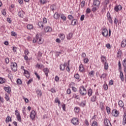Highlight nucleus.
I'll return each mask as SVG.
<instances>
[{"instance_id": "61", "label": "nucleus", "mask_w": 126, "mask_h": 126, "mask_svg": "<svg viewBox=\"0 0 126 126\" xmlns=\"http://www.w3.org/2000/svg\"><path fill=\"white\" fill-rule=\"evenodd\" d=\"M34 74H35V75H36V76L38 78V79H40V75H39L38 74V73H37V72H35Z\"/></svg>"}, {"instance_id": "25", "label": "nucleus", "mask_w": 126, "mask_h": 126, "mask_svg": "<svg viewBox=\"0 0 126 126\" xmlns=\"http://www.w3.org/2000/svg\"><path fill=\"white\" fill-rule=\"evenodd\" d=\"M93 94V91H92V89H89L88 91V95L90 96H92Z\"/></svg>"}, {"instance_id": "44", "label": "nucleus", "mask_w": 126, "mask_h": 126, "mask_svg": "<svg viewBox=\"0 0 126 126\" xmlns=\"http://www.w3.org/2000/svg\"><path fill=\"white\" fill-rule=\"evenodd\" d=\"M55 103H58V104L59 105L61 104V101H60V99H59L58 98H57L55 99Z\"/></svg>"}, {"instance_id": "29", "label": "nucleus", "mask_w": 126, "mask_h": 126, "mask_svg": "<svg viewBox=\"0 0 126 126\" xmlns=\"http://www.w3.org/2000/svg\"><path fill=\"white\" fill-rule=\"evenodd\" d=\"M11 121H12L11 118H10V117L9 116H7V118H6L5 123H7Z\"/></svg>"}, {"instance_id": "57", "label": "nucleus", "mask_w": 126, "mask_h": 126, "mask_svg": "<svg viewBox=\"0 0 126 126\" xmlns=\"http://www.w3.org/2000/svg\"><path fill=\"white\" fill-rule=\"evenodd\" d=\"M106 76H107V74H103L100 76V78L104 79V78H106Z\"/></svg>"}, {"instance_id": "63", "label": "nucleus", "mask_w": 126, "mask_h": 126, "mask_svg": "<svg viewBox=\"0 0 126 126\" xmlns=\"http://www.w3.org/2000/svg\"><path fill=\"white\" fill-rule=\"evenodd\" d=\"M86 12L87 13H90V12H91V9H90L89 8H87Z\"/></svg>"}, {"instance_id": "41", "label": "nucleus", "mask_w": 126, "mask_h": 126, "mask_svg": "<svg viewBox=\"0 0 126 126\" xmlns=\"http://www.w3.org/2000/svg\"><path fill=\"white\" fill-rule=\"evenodd\" d=\"M15 115L16 117H17V116L20 115V113H19V111H18V110H16L15 111Z\"/></svg>"}, {"instance_id": "6", "label": "nucleus", "mask_w": 126, "mask_h": 126, "mask_svg": "<svg viewBox=\"0 0 126 126\" xmlns=\"http://www.w3.org/2000/svg\"><path fill=\"white\" fill-rule=\"evenodd\" d=\"M73 86H75V83H71L69 84V87H70V88H72V91H73L74 92H76V91H77V89Z\"/></svg>"}, {"instance_id": "47", "label": "nucleus", "mask_w": 126, "mask_h": 126, "mask_svg": "<svg viewBox=\"0 0 126 126\" xmlns=\"http://www.w3.org/2000/svg\"><path fill=\"white\" fill-rule=\"evenodd\" d=\"M123 65L124 67H126V59H124L123 61Z\"/></svg>"}, {"instance_id": "14", "label": "nucleus", "mask_w": 126, "mask_h": 126, "mask_svg": "<svg viewBox=\"0 0 126 126\" xmlns=\"http://www.w3.org/2000/svg\"><path fill=\"white\" fill-rule=\"evenodd\" d=\"M4 90H5V91H6V92H7V93L8 94H9V93H10L11 90L10 89V87H6L4 88Z\"/></svg>"}, {"instance_id": "26", "label": "nucleus", "mask_w": 126, "mask_h": 126, "mask_svg": "<svg viewBox=\"0 0 126 126\" xmlns=\"http://www.w3.org/2000/svg\"><path fill=\"white\" fill-rule=\"evenodd\" d=\"M36 93L38 96H39V97H41V96H42V92H41V90H37L36 91Z\"/></svg>"}, {"instance_id": "3", "label": "nucleus", "mask_w": 126, "mask_h": 126, "mask_svg": "<svg viewBox=\"0 0 126 126\" xmlns=\"http://www.w3.org/2000/svg\"><path fill=\"white\" fill-rule=\"evenodd\" d=\"M71 122L72 124L74 125V126H78V125H79V119H78L77 118H73L71 119Z\"/></svg>"}, {"instance_id": "40", "label": "nucleus", "mask_w": 126, "mask_h": 126, "mask_svg": "<svg viewBox=\"0 0 126 126\" xmlns=\"http://www.w3.org/2000/svg\"><path fill=\"white\" fill-rule=\"evenodd\" d=\"M39 2L40 3H42V4H45V3H47V0H40Z\"/></svg>"}, {"instance_id": "28", "label": "nucleus", "mask_w": 126, "mask_h": 126, "mask_svg": "<svg viewBox=\"0 0 126 126\" xmlns=\"http://www.w3.org/2000/svg\"><path fill=\"white\" fill-rule=\"evenodd\" d=\"M99 8V7L97 6H93V8L92 9V10L93 12H95V11H97L98 10V9Z\"/></svg>"}, {"instance_id": "46", "label": "nucleus", "mask_w": 126, "mask_h": 126, "mask_svg": "<svg viewBox=\"0 0 126 126\" xmlns=\"http://www.w3.org/2000/svg\"><path fill=\"white\" fill-rule=\"evenodd\" d=\"M68 19L69 20H73V19H74V17H73V16H72V15H68Z\"/></svg>"}, {"instance_id": "37", "label": "nucleus", "mask_w": 126, "mask_h": 126, "mask_svg": "<svg viewBox=\"0 0 126 126\" xmlns=\"http://www.w3.org/2000/svg\"><path fill=\"white\" fill-rule=\"evenodd\" d=\"M60 68L61 70H62L63 71V70H64V69L65 68V67L63 64H61L60 66Z\"/></svg>"}, {"instance_id": "48", "label": "nucleus", "mask_w": 126, "mask_h": 126, "mask_svg": "<svg viewBox=\"0 0 126 126\" xmlns=\"http://www.w3.org/2000/svg\"><path fill=\"white\" fill-rule=\"evenodd\" d=\"M103 88L104 90H108V85H107V84H104L103 85Z\"/></svg>"}, {"instance_id": "33", "label": "nucleus", "mask_w": 126, "mask_h": 126, "mask_svg": "<svg viewBox=\"0 0 126 126\" xmlns=\"http://www.w3.org/2000/svg\"><path fill=\"white\" fill-rule=\"evenodd\" d=\"M71 38H72V33H70L68 34V35H67V39L68 40H70Z\"/></svg>"}, {"instance_id": "31", "label": "nucleus", "mask_w": 126, "mask_h": 126, "mask_svg": "<svg viewBox=\"0 0 126 126\" xmlns=\"http://www.w3.org/2000/svg\"><path fill=\"white\" fill-rule=\"evenodd\" d=\"M74 111L75 113L78 114V113H79V111H80V108L78 107H75L74 108Z\"/></svg>"}, {"instance_id": "8", "label": "nucleus", "mask_w": 126, "mask_h": 126, "mask_svg": "<svg viewBox=\"0 0 126 126\" xmlns=\"http://www.w3.org/2000/svg\"><path fill=\"white\" fill-rule=\"evenodd\" d=\"M35 117H36V112L34 110H32L30 114V118L33 121L35 120Z\"/></svg>"}, {"instance_id": "45", "label": "nucleus", "mask_w": 126, "mask_h": 126, "mask_svg": "<svg viewBox=\"0 0 126 126\" xmlns=\"http://www.w3.org/2000/svg\"><path fill=\"white\" fill-rule=\"evenodd\" d=\"M11 36H14V37H16V36H17V34L14 32H11Z\"/></svg>"}, {"instance_id": "42", "label": "nucleus", "mask_w": 126, "mask_h": 126, "mask_svg": "<svg viewBox=\"0 0 126 126\" xmlns=\"http://www.w3.org/2000/svg\"><path fill=\"white\" fill-rule=\"evenodd\" d=\"M104 65L105 69H108V68H109V65H108V63H106L105 62L104 64Z\"/></svg>"}, {"instance_id": "34", "label": "nucleus", "mask_w": 126, "mask_h": 126, "mask_svg": "<svg viewBox=\"0 0 126 126\" xmlns=\"http://www.w3.org/2000/svg\"><path fill=\"white\" fill-rule=\"evenodd\" d=\"M96 100H97V96H96V95H94L92 97L91 101L92 102H95Z\"/></svg>"}, {"instance_id": "50", "label": "nucleus", "mask_w": 126, "mask_h": 126, "mask_svg": "<svg viewBox=\"0 0 126 126\" xmlns=\"http://www.w3.org/2000/svg\"><path fill=\"white\" fill-rule=\"evenodd\" d=\"M16 82L17 84H22V81H21V79H17L16 81Z\"/></svg>"}, {"instance_id": "16", "label": "nucleus", "mask_w": 126, "mask_h": 126, "mask_svg": "<svg viewBox=\"0 0 126 126\" xmlns=\"http://www.w3.org/2000/svg\"><path fill=\"white\" fill-rule=\"evenodd\" d=\"M118 105L119 107H121V108H124V106H125V103H124V102H123L122 100H119L118 102Z\"/></svg>"}, {"instance_id": "38", "label": "nucleus", "mask_w": 126, "mask_h": 126, "mask_svg": "<svg viewBox=\"0 0 126 126\" xmlns=\"http://www.w3.org/2000/svg\"><path fill=\"white\" fill-rule=\"evenodd\" d=\"M27 29H29V30L33 29V26L32 25H28L27 26Z\"/></svg>"}, {"instance_id": "51", "label": "nucleus", "mask_w": 126, "mask_h": 126, "mask_svg": "<svg viewBox=\"0 0 126 126\" xmlns=\"http://www.w3.org/2000/svg\"><path fill=\"white\" fill-rule=\"evenodd\" d=\"M92 126H98V123L96 121H94L92 123Z\"/></svg>"}, {"instance_id": "54", "label": "nucleus", "mask_w": 126, "mask_h": 126, "mask_svg": "<svg viewBox=\"0 0 126 126\" xmlns=\"http://www.w3.org/2000/svg\"><path fill=\"white\" fill-rule=\"evenodd\" d=\"M90 76H94V71H92L89 73Z\"/></svg>"}, {"instance_id": "59", "label": "nucleus", "mask_w": 126, "mask_h": 126, "mask_svg": "<svg viewBox=\"0 0 126 126\" xmlns=\"http://www.w3.org/2000/svg\"><path fill=\"white\" fill-rule=\"evenodd\" d=\"M38 44H43V41H42L41 38L40 37V38H39L38 40Z\"/></svg>"}, {"instance_id": "18", "label": "nucleus", "mask_w": 126, "mask_h": 126, "mask_svg": "<svg viewBox=\"0 0 126 126\" xmlns=\"http://www.w3.org/2000/svg\"><path fill=\"white\" fill-rule=\"evenodd\" d=\"M38 26H39L40 29H43L44 28V25H43V22H39L37 24Z\"/></svg>"}, {"instance_id": "23", "label": "nucleus", "mask_w": 126, "mask_h": 126, "mask_svg": "<svg viewBox=\"0 0 126 126\" xmlns=\"http://www.w3.org/2000/svg\"><path fill=\"white\" fill-rule=\"evenodd\" d=\"M99 108H100L101 110L103 111L104 109H105V106H104V103L102 102H100Z\"/></svg>"}, {"instance_id": "22", "label": "nucleus", "mask_w": 126, "mask_h": 126, "mask_svg": "<svg viewBox=\"0 0 126 126\" xmlns=\"http://www.w3.org/2000/svg\"><path fill=\"white\" fill-rule=\"evenodd\" d=\"M50 9L52 10V11H54V10H56L57 9V6H56V5L53 4L50 6Z\"/></svg>"}, {"instance_id": "62", "label": "nucleus", "mask_w": 126, "mask_h": 126, "mask_svg": "<svg viewBox=\"0 0 126 126\" xmlns=\"http://www.w3.org/2000/svg\"><path fill=\"white\" fill-rule=\"evenodd\" d=\"M74 77H75V78H76V79H79V74H76L74 75Z\"/></svg>"}, {"instance_id": "56", "label": "nucleus", "mask_w": 126, "mask_h": 126, "mask_svg": "<svg viewBox=\"0 0 126 126\" xmlns=\"http://www.w3.org/2000/svg\"><path fill=\"white\" fill-rule=\"evenodd\" d=\"M107 19H109L110 18H112V17H111V14H110L109 12H107Z\"/></svg>"}, {"instance_id": "55", "label": "nucleus", "mask_w": 126, "mask_h": 126, "mask_svg": "<svg viewBox=\"0 0 126 126\" xmlns=\"http://www.w3.org/2000/svg\"><path fill=\"white\" fill-rule=\"evenodd\" d=\"M85 18V16L84 15H82L81 16L80 20L81 21H83L84 20V18Z\"/></svg>"}, {"instance_id": "58", "label": "nucleus", "mask_w": 126, "mask_h": 126, "mask_svg": "<svg viewBox=\"0 0 126 126\" xmlns=\"http://www.w3.org/2000/svg\"><path fill=\"white\" fill-rule=\"evenodd\" d=\"M5 98L6 99V100L7 102H8L9 101V97L6 94H5Z\"/></svg>"}, {"instance_id": "13", "label": "nucleus", "mask_w": 126, "mask_h": 126, "mask_svg": "<svg viewBox=\"0 0 126 126\" xmlns=\"http://www.w3.org/2000/svg\"><path fill=\"white\" fill-rule=\"evenodd\" d=\"M60 17H61V15L59 14V13L56 12L54 15V18L55 19H60Z\"/></svg>"}, {"instance_id": "19", "label": "nucleus", "mask_w": 126, "mask_h": 126, "mask_svg": "<svg viewBox=\"0 0 126 126\" xmlns=\"http://www.w3.org/2000/svg\"><path fill=\"white\" fill-rule=\"evenodd\" d=\"M43 71L46 76H48V74H49V72L50 70L48 68H45L43 69Z\"/></svg>"}, {"instance_id": "1", "label": "nucleus", "mask_w": 126, "mask_h": 126, "mask_svg": "<svg viewBox=\"0 0 126 126\" xmlns=\"http://www.w3.org/2000/svg\"><path fill=\"white\" fill-rule=\"evenodd\" d=\"M79 91L81 95H86V94H87V91L86 89H85V87H84V86L80 87Z\"/></svg>"}, {"instance_id": "11", "label": "nucleus", "mask_w": 126, "mask_h": 126, "mask_svg": "<svg viewBox=\"0 0 126 126\" xmlns=\"http://www.w3.org/2000/svg\"><path fill=\"white\" fill-rule=\"evenodd\" d=\"M123 9L122 5H119L118 6H116L114 8V10H115V11H116V12H118V11H119V10H122V9Z\"/></svg>"}, {"instance_id": "39", "label": "nucleus", "mask_w": 126, "mask_h": 126, "mask_svg": "<svg viewBox=\"0 0 126 126\" xmlns=\"http://www.w3.org/2000/svg\"><path fill=\"white\" fill-rule=\"evenodd\" d=\"M101 62L102 63H105V61H106V57L105 56H101Z\"/></svg>"}, {"instance_id": "32", "label": "nucleus", "mask_w": 126, "mask_h": 126, "mask_svg": "<svg viewBox=\"0 0 126 126\" xmlns=\"http://www.w3.org/2000/svg\"><path fill=\"white\" fill-rule=\"evenodd\" d=\"M79 70L80 71H81V72H83V70H84V67H83V65L82 64H81L79 66Z\"/></svg>"}, {"instance_id": "60", "label": "nucleus", "mask_w": 126, "mask_h": 126, "mask_svg": "<svg viewBox=\"0 0 126 126\" xmlns=\"http://www.w3.org/2000/svg\"><path fill=\"white\" fill-rule=\"evenodd\" d=\"M85 124L86 126H89V122H88V120H87V119L85 120Z\"/></svg>"}, {"instance_id": "21", "label": "nucleus", "mask_w": 126, "mask_h": 126, "mask_svg": "<svg viewBox=\"0 0 126 126\" xmlns=\"http://www.w3.org/2000/svg\"><path fill=\"white\" fill-rule=\"evenodd\" d=\"M76 22H77V20L74 19L72 20L71 23V25L74 26V25H76Z\"/></svg>"}, {"instance_id": "53", "label": "nucleus", "mask_w": 126, "mask_h": 126, "mask_svg": "<svg viewBox=\"0 0 126 126\" xmlns=\"http://www.w3.org/2000/svg\"><path fill=\"white\" fill-rule=\"evenodd\" d=\"M5 81H6L5 79H0V84H2L3 83H5Z\"/></svg>"}, {"instance_id": "7", "label": "nucleus", "mask_w": 126, "mask_h": 126, "mask_svg": "<svg viewBox=\"0 0 126 126\" xmlns=\"http://www.w3.org/2000/svg\"><path fill=\"white\" fill-rule=\"evenodd\" d=\"M104 123L105 126H112L110 120L107 118L104 119Z\"/></svg>"}, {"instance_id": "52", "label": "nucleus", "mask_w": 126, "mask_h": 126, "mask_svg": "<svg viewBox=\"0 0 126 126\" xmlns=\"http://www.w3.org/2000/svg\"><path fill=\"white\" fill-rule=\"evenodd\" d=\"M84 5H85V1L83 0V1H82L81 3V7H83V6H84Z\"/></svg>"}, {"instance_id": "30", "label": "nucleus", "mask_w": 126, "mask_h": 126, "mask_svg": "<svg viewBox=\"0 0 126 126\" xmlns=\"http://www.w3.org/2000/svg\"><path fill=\"white\" fill-rule=\"evenodd\" d=\"M16 117L17 120H18V122L20 123H21L22 122V119H21V115H18Z\"/></svg>"}, {"instance_id": "35", "label": "nucleus", "mask_w": 126, "mask_h": 126, "mask_svg": "<svg viewBox=\"0 0 126 126\" xmlns=\"http://www.w3.org/2000/svg\"><path fill=\"white\" fill-rule=\"evenodd\" d=\"M59 37L61 38V40H62V41H63V40H64V38H65L64 34H63V33H61L59 35Z\"/></svg>"}, {"instance_id": "17", "label": "nucleus", "mask_w": 126, "mask_h": 126, "mask_svg": "<svg viewBox=\"0 0 126 126\" xmlns=\"http://www.w3.org/2000/svg\"><path fill=\"white\" fill-rule=\"evenodd\" d=\"M126 46V39H124L121 42V47L122 48H125Z\"/></svg>"}, {"instance_id": "64", "label": "nucleus", "mask_w": 126, "mask_h": 126, "mask_svg": "<svg viewBox=\"0 0 126 126\" xmlns=\"http://www.w3.org/2000/svg\"><path fill=\"white\" fill-rule=\"evenodd\" d=\"M62 108H63V111H65V104H63L62 105Z\"/></svg>"}, {"instance_id": "27", "label": "nucleus", "mask_w": 126, "mask_h": 126, "mask_svg": "<svg viewBox=\"0 0 126 126\" xmlns=\"http://www.w3.org/2000/svg\"><path fill=\"white\" fill-rule=\"evenodd\" d=\"M45 32H49L52 31V28H50V27H46L44 29Z\"/></svg>"}, {"instance_id": "24", "label": "nucleus", "mask_w": 126, "mask_h": 126, "mask_svg": "<svg viewBox=\"0 0 126 126\" xmlns=\"http://www.w3.org/2000/svg\"><path fill=\"white\" fill-rule=\"evenodd\" d=\"M61 18L63 19V21H65L66 20V17L63 14L61 15Z\"/></svg>"}, {"instance_id": "20", "label": "nucleus", "mask_w": 126, "mask_h": 126, "mask_svg": "<svg viewBox=\"0 0 126 126\" xmlns=\"http://www.w3.org/2000/svg\"><path fill=\"white\" fill-rule=\"evenodd\" d=\"M110 3V0H105L103 2L104 7H107V5Z\"/></svg>"}, {"instance_id": "4", "label": "nucleus", "mask_w": 126, "mask_h": 126, "mask_svg": "<svg viewBox=\"0 0 126 126\" xmlns=\"http://www.w3.org/2000/svg\"><path fill=\"white\" fill-rule=\"evenodd\" d=\"M21 69H23V70L24 71V73L27 78H29V77H30V74H29V72L24 69V66H22L21 67Z\"/></svg>"}, {"instance_id": "43", "label": "nucleus", "mask_w": 126, "mask_h": 126, "mask_svg": "<svg viewBox=\"0 0 126 126\" xmlns=\"http://www.w3.org/2000/svg\"><path fill=\"white\" fill-rule=\"evenodd\" d=\"M106 111L108 114H110L111 113V109L109 106H106Z\"/></svg>"}, {"instance_id": "15", "label": "nucleus", "mask_w": 126, "mask_h": 126, "mask_svg": "<svg viewBox=\"0 0 126 126\" xmlns=\"http://www.w3.org/2000/svg\"><path fill=\"white\" fill-rule=\"evenodd\" d=\"M35 66L36 67H38L39 69H42V68H44V67H45V66H44V65H43V64H39V63H37L35 65Z\"/></svg>"}, {"instance_id": "12", "label": "nucleus", "mask_w": 126, "mask_h": 126, "mask_svg": "<svg viewBox=\"0 0 126 126\" xmlns=\"http://www.w3.org/2000/svg\"><path fill=\"white\" fill-rule=\"evenodd\" d=\"M123 126H126V113H124L123 115Z\"/></svg>"}, {"instance_id": "5", "label": "nucleus", "mask_w": 126, "mask_h": 126, "mask_svg": "<svg viewBox=\"0 0 126 126\" xmlns=\"http://www.w3.org/2000/svg\"><path fill=\"white\" fill-rule=\"evenodd\" d=\"M109 34V32H108V30L107 29H103L102 30V35L104 36V37H107Z\"/></svg>"}, {"instance_id": "9", "label": "nucleus", "mask_w": 126, "mask_h": 126, "mask_svg": "<svg viewBox=\"0 0 126 126\" xmlns=\"http://www.w3.org/2000/svg\"><path fill=\"white\" fill-rule=\"evenodd\" d=\"M100 1L99 0H94V2L92 6H97L99 7V5H100Z\"/></svg>"}, {"instance_id": "2", "label": "nucleus", "mask_w": 126, "mask_h": 126, "mask_svg": "<svg viewBox=\"0 0 126 126\" xmlns=\"http://www.w3.org/2000/svg\"><path fill=\"white\" fill-rule=\"evenodd\" d=\"M10 66L13 71L15 72L17 70V63H16L11 62Z\"/></svg>"}, {"instance_id": "36", "label": "nucleus", "mask_w": 126, "mask_h": 126, "mask_svg": "<svg viewBox=\"0 0 126 126\" xmlns=\"http://www.w3.org/2000/svg\"><path fill=\"white\" fill-rule=\"evenodd\" d=\"M22 112L25 117H26V116H27V114H26V110L25 109V107L23 108Z\"/></svg>"}, {"instance_id": "49", "label": "nucleus", "mask_w": 126, "mask_h": 126, "mask_svg": "<svg viewBox=\"0 0 126 126\" xmlns=\"http://www.w3.org/2000/svg\"><path fill=\"white\" fill-rule=\"evenodd\" d=\"M5 63H6V64L9 63V59H8V58H6L5 59Z\"/></svg>"}, {"instance_id": "10", "label": "nucleus", "mask_w": 126, "mask_h": 126, "mask_svg": "<svg viewBox=\"0 0 126 126\" xmlns=\"http://www.w3.org/2000/svg\"><path fill=\"white\" fill-rule=\"evenodd\" d=\"M119 111L117 110V109H114L112 112V115L113 117H118L119 116Z\"/></svg>"}]
</instances>
